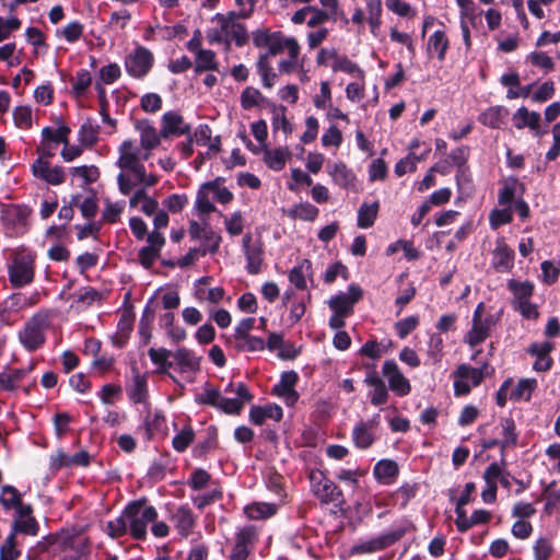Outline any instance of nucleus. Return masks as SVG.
Returning <instances> with one entry per match:
<instances>
[{"instance_id": "nucleus-26", "label": "nucleus", "mask_w": 560, "mask_h": 560, "mask_svg": "<svg viewBox=\"0 0 560 560\" xmlns=\"http://www.w3.org/2000/svg\"><path fill=\"white\" fill-rule=\"evenodd\" d=\"M282 408L276 404H270L265 407L253 406L249 410V419L256 425H261L266 419L279 421L282 419Z\"/></svg>"}, {"instance_id": "nucleus-3", "label": "nucleus", "mask_w": 560, "mask_h": 560, "mask_svg": "<svg viewBox=\"0 0 560 560\" xmlns=\"http://www.w3.org/2000/svg\"><path fill=\"white\" fill-rule=\"evenodd\" d=\"M252 40L257 48H267L269 54L276 56L288 51V58L281 59L278 63L280 73L291 74L303 68V60L300 59L301 46L296 38L285 36L282 32H271L268 28H258L252 33Z\"/></svg>"}, {"instance_id": "nucleus-17", "label": "nucleus", "mask_w": 560, "mask_h": 560, "mask_svg": "<svg viewBox=\"0 0 560 560\" xmlns=\"http://www.w3.org/2000/svg\"><path fill=\"white\" fill-rule=\"evenodd\" d=\"M243 248L246 257V269L250 275H257L261 270L264 261V246L259 240H253L249 233L243 237Z\"/></svg>"}, {"instance_id": "nucleus-29", "label": "nucleus", "mask_w": 560, "mask_h": 560, "mask_svg": "<svg viewBox=\"0 0 560 560\" xmlns=\"http://www.w3.org/2000/svg\"><path fill=\"white\" fill-rule=\"evenodd\" d=\"M172 358L183 373L199 370V359L189 349L179 348L175 352H172Z\"/></svg>"}, {"instance_id": "nucleus-51", "label": "nucleus", "mask_w": 560, "mask_h": 560, "mask_svg": "<svg viewBox=\"0 0 560 560\" xmlns=\"http://www.w3.org/2000/svg\"><path fill=\"white\" fill-rule=\"evenodd\" d=\"M211 198H212L211 192L208 189H206V183L202 184L197 192V196H196V201H195L196 209L200 213L208 214V213L214 212L217 210V208L213 205V202L211 201Z\"/></svg>"}, {"instance_id": "nucleus-9", "label": "nucleus", "mask_w": 560, "mask_h": 560, "mask_svg": "<svg viewBox=\"0 0 560 560\" xmlns=\"http://www.w3.org/2000/svg\"><path fill=\"white\" fill-rule=\"evenodd\" d=\"M31 210L25 206L9 205L1 209L0 225L9 237H18L26 233L27 219Z\"/></svg>"}, {"instance_id": "nucleus-45", "label": "nucleus", "mask_w": 560, "mask_h": 560, "mask_svg": "<svg viewBox=\"0 0 560 560\" xmlns=\"http://www.w3.org/2000/svg\"><path fill=\"white\" fill-rule=\"evenodd\" d=\"M221 178H215L212 182L206 183V189L211 192L213 199L220 203L226 205L233 200V194L224 186L221 185Z\"/></svg>"}, {"instance_id": "nucleus-59", "label": "nucleus", "mask_w": 560, "mask_h": 560, "mask_svg": "<svg viewBox=\"0 0 560 560\" xmlns=\"http://www.w3.org/2000/svg\"><path fill=\"white\" fill-rule=\"evenodd\" d=\"M264 101V96L258 89L247 86L241 94V105L244 109L258 106Z\"/></svg>"}, {"instance_id": "nucleus-14", "label": "nucleus", "mask_w": 560, "mask_h": 560, "mask_svg": "<svg viewBox=\"0 0 560 560\" xmlns=\"http://www.w3.org/2000/svg\"><path fill=\"white\" fill-rule=\"evenodd\" d=\"M362 298V290L355 284L349 285L347 293H339L331 296L328 306L334 313L349 317L353 314L354 304Z\"/></svg>"}, {"instance_id": "nucleus-64", "label": "nucleus", "mask_w": 560, "mask_h": 560, "mask_svg": "<svg viewBox=\"0 0 560 560\" xmlns=\"http://www.w3.org/2000/svg\"><path fill=\"white\" fill-rule=\"evenodd\" d=\"M20 552L15 548V535L10 533L4 544L0 547V560H15Z\"/></svg>"}, {"instance_id": "nucleus-6", "label": "nucleus", "mask_w": 560, "mask_h": 560, "mask_svg": "<svg viewBox=\"0 0 560 560\" xmlns=\"http://www.w3.org/2000/svg\"><path fill=\"white\" fill-rule=\"evenodd\" d=\"M215 26L207 31V39L210 44L226 43L230 45L234 42L236 46L241 47L247 43L248 35L245 26L236 21L235 13H230L228 16L217 14L213 19Z\"/></svg>"}, {"instance_id": "nucleus-41", "label": "nucleus", "mask_w": 560, "mask_h": 560, "mask_svg": "<svg viewBox=\"0 0 560 560\" xmlns=\"http://www.w3.org/2000/svg\"><path fill=\"white\" fill-rule=\"evenodd\" d=\"M506 116V110L501 106L490 107L479 116V121L490 128H500Z\"/></svg>"}, {"instance_id": "nucleus-13", "label": "nucleus", "mask_w": 560, "mask_h": 560, "mask_svg": "<svg viewBox=\"0 0 560 560\" xmlns=\"http://www.w3.org/2000/svg\"><path fill=\"white\" fill-rule=\"evenodd\" d=\"M153 66L152 52L144 48L138 47L135 51L127 56L125 60L126 71L133 78L145 77Z\"/></svg>"}, {"instance_id": "nucleus-28", "label": "nucleus", "mask_w": 560, "mask_h": 560, "mask_svg": "<svg viewBox=\"0 0 560 560\" xmlns=\"http://www.w3.org/2000/svg\"><path fill=\"white\" fill-rule=\"evenodd\" d=\"M524 189V185L516 177H508L499 191V203L510 206L517 195L523 194Z\"/></svg>"}, {"instance_id": "nucleus-57", "label": "nucleus", "mask_w": 560, "mask_h": 560, "mask_svg": "<svg viewBox=\"0 0 560 560\" xmlns=\"http://www.w3.org/2000/svg\"><path fill=\"white\" fill-rule=\"evenodd\" d=\"M194 439L195 432L191 427L187 425L173 438L172 445L177 452H184Z\"/></svg>"}, {"instance_id": "nucleus-24", "label": "nucleus", "mask_w": 560, "mask_h": 560, "mask_svg": "<svg viewBox=\"0 0 560 560\" xmlns=\"http://www.w3.org/2000/svg\"><path fill=\"white\" fill-rule=\"evenodd\" d=\"M136 129L140 135L141 148L144 150V153L150 154V151L159 147L161 142V131L158 132L154 126L147 119L137 121Z\"/></svg>"}, {"instance_id": "nucleus-25", "label": "nucleus", "mask_w": 560, "mask_h": 560, "mask_svg": "<svg viewBox=\"0 0 560 560\" xmlns=\"http://www.w3.org/2000/svg\"><path fill=\"white\" fill-rule=\"evenodd\" d=\"M491 265L498 272H508L514 265V250L499 242L492 253Z\"/></svg>"}, {"instance_id": "nucleus-18", "label": "nucleus", "mask_w": 560, "mask_h": 560, "mask_svg": "<svg viewBox=\"0 0 560 560\" xmlns=\"http://www.w3.org/2000/svg\"><path fill=\"white\" fill-rule=\"evenodd\" d=\"M256 540V530L252 526L240 529L235 537V544L229 555V560H246L250 548Z\"/></svg>"}, {"instance_id": "nucleus-2", "label": "nucleus", "mask_w": 560, "mask_h": 560, "mask_svg": "<svg viewBox=\"0 0 560 560\" xmlns=\"http://www.w3.org/2000/svg\"><path fill=\"white\" fill-rule=\"evenodd\" d=\"M158 517L154 506L148 505L145 499L130 502L122 513L107 523V533L117 538L129 533L135 539L147 537V527Z\"/></svg>"}, {"instance_id": "nucleus-22", "label": "nucleus", "mask_w": 560, "mask_h": 560, "mask_svg": "<svg viewBox=\"0 0 560 560\" xmlns=\"http://www.w3.org/2000/svg\"><path fill=\"white\" fill-rule=\"evenodd\" d=\"M34 176L45 180L50 185H60L65 180V172L61 166H51L50 163L38 158L32 165Z\"/></svg>"}, {"instance_id": "nucleus-23", "label": "nucleus", "mask_w": 560, "mask_h": 560, "mask_svg": "<svg viewBox=\"0 0 560 560\" xmlns=\"http://www.w3.org/2000/svg\"><path fill=\"white\" fill-rule=\"evenodd\" d=\"M262 153V160L265 164L275 172L282 171L285 167L287 162L292 156V152L287 147L270 149L266 144H264Z\"/></svg>"}, {"instance_id": "nucleus-20", "label": "nucleus", "mask_w": 560, "mask_h": 560, "mask_svg": "<svg viewBox=\"0 0 560 560\" xmlns=\"http://www.w3.org/2000/svg\"><path fill=\"white\" fill-rule=\"evenodd\" d=\"M190 133V125L185 122L183 116L174 110L166 112L161 119V136H183Z\"/></svg>"}, {"instance_id": "nucleus-15", "label": "nucleus", "mask_w": 560, "mask_h": 560, "mask_svg": "<svg viewBox=\"0 0 560 560\" xmlns=\"http://www.w3.org/2000/svg\"><path fill=\"white\" fill-rule=\"evenodd\" d=\"M39 301V291H33L30 294L15 292L7 296L1 305L3 307V312L7 313L12 320V315L37 305Z\"/></svg>"}, {"instance_id": "nucleus-8", "label": "nucleus", "mask_w": 560, "mask_h": 560, "mask_svg": "<svg viewBox=\"0 0 560 560\" xmlns=\"http://www.w3.org/2000/svg\"><path fill=\"white\" fill-rule=\"evenodd\" d=\"M311 492L322 504H334L342 508L346 503L341 489L319 469H312L308 474Z\"/></svg>"}, {"instance_id": "nucleus-35", "label": "nucleus", "mask_w": 560, "mask_h": 560, "mask_svg": "<svg viewBox=\"0 0 560 560\" xmlns=\"http://www.w3.org/2000/svg\"><path fill=\"white\" fill-rule=\"evenodd\" d=\"M234 347L237 351L255 352L262 351L266 342L262 338L249 335L233 336Z\"/></svg>"}, {"instance_id": "nucleus-10", "label": "nucleus", "mask_w": 560, "mask_h": 560, "mask_svg": "<svg viewBox=\"0 0 560 560\" xmlns=\"http://www.w3.org/2000/svg\"><path fill=\"white\" fill-rule=\"evenodd\" d=\"M406 533L407 527L405 525H395L389 530H386L381 535L355 546L354 551L358 553H372L381 551L399 541L406 535Z\"/></svg>"}, {"instance_id": "nucleus-61", "label": "nucleus", "mask_w": 560, "mask_h": 560, "mask_svg": "<svg viewBox=\"0 0 560 560\" xmlns=\"http://www.w3.org/2000/svg\"><path fill=\"white\" fill-rule=\"evenodd\" d=\"M299 380L296 372L288 371L281 374L280 382L275 385L272 393L278 394L282 392L293 390Z\"/></svg>"}, {"instance_id": "nucleus-54", "label": "nucleus", "mask_w": 560, "mask_h": 560, "mask_svg": "<svg viewBox=\"0 0 560 560\" xmlns=\"http://www.w3.org/2000/svg\"><path fill=\"white\" fill-rule=\"evenodd\" d=\"M98 135V126L91 119H86L80 130L79 140L85 145H92L96 142Z\"/></svg>"}, {"instance_id": "nucleus-33", "label": "nucleus", "mask_w": 560, "mask_h": 560, "mask_svg": "<svg viewBox=\"0 0 560 560\" xmlns=\"http://www.w3.org/2000/svg\"><path fill=\"white\" fill-rule=\"evenodd\" d=\"M328 173L335 184L341 188L350 187L354 182V174L346 166L345 163L339 162L328 165Z\"/></svg>"}, {"instance_id": "nucleus-63", "label": "nucleus", "mask_w": 560, "mask_h": 560, "mask_svg": "<svg viewBox=\"0 0 560 560\" xmlns=\"http://www.w3.org/2000/svg\"><path fill=\"white\" fill-rule=\"evenodd\" d=\"M421 158H418L413 152H410L406 158L399 160L395 165V174L397 176H402L407 172L416 171L417 162L420 161Z\"/></svg>"}, {"instance_id": "nucleus-53", "label": "nucleus", "mask_w": 560, "mask_h": 560, "mask_svg": "<svg viewBox=\"0 0 560 560\" xmlns=\"http://www.w3.org/2000/svg\"><path fill=\"white\" fill-rule=\"evenodd\" d=\"M125 209V201H116L112 202L110 200H105V207L102 211V218L107 223H116Z\"/></svg>"}, {"instance_id": "nucleus-7", "label": "nucleus", "mask_w": 560, "mask_h": 560, "mask_svg": "<svg viewBox=\"0 0 560 560\" xmlns=\"http://www.w3.org/2000/svg\"><path fill=\"white\" fill-rule=\"evenodd\" d=\"M493 373L494 369L488 363H483L480 368H472L466 363L459 364L453 373L455 396L468 395L472 387L479 386L485 377Z\"/></svg>"}, {"instance_id": "nucleus-39", "label": "nucleus", "mask_w": 560, "mask_h": 560, "mask_svg": "<svg viewBox=\"0 0 560 560\" xmlns=\"http://www.w3.org/2000/svg\"><path fill=\"white\" fill-rule=\"evenodd\" d=\"M513 119L517 129L528 127L535 130L539 126L540 115L536 112H529L526 107H521L514 114Z\"/></svg>"}, {"instance_id": "nucleus-52", "label": "nucleus", "mask_w": 560, "mask_h": 560, "mask_svg": "<svg viewBox=\"0 0 560 560\" xmlns=\"http://www.w3.org/2000/svg\"><path fill=\"white\" fill-rule=\"evenodd\" d=\"M201 241V256H206L208 253L215 254L219 250L222 237L215 233L210 226L203 233Z\"/></svg>"}, {"instance_id": "nucleus-56", "label": "nucleus", "mask_w": 560, "mask_h": 560, "mask_svg": "<svg viewBox=\"0 0 560 560\" xmlns=\"http://www.w3.org/2000/svg\"><path fill=\"white\" fill-rule=\"evenodd\" d=\"M195 296L198 301L219 303L224 298V289L222 287H215L210 289H207L205 287H198L195 290Z\"/></svg>"}, {"instance_id": "nucleus-60", "label": "nucleus", "mask_w": 560, "mask_h": 560, "mask_svg": "<svg viewBox=\"0 0 560 560\" xmlns=\"http://www.w3.org/2000/svg\"><path fill=\"white\" fill-rule=\"evenodd\" d=\"M224 225L231 236L242 234L244 221L241 211H235L230 217L224 215Z\"/></svg>"}, {"instance_id": "nucleus-42", "label": "nucleus", "mask_w": 560, "mask_h": 560, "mask_svg": "<svg viewBox=\"0 0 560 560\" xmlns=\"http://www.w3.org/2000/svg\"><path fill=\"white\" fill-rule=\"evenodd\" d=\"M448 47V39L443 31H435L428 40V51L436 52L439 60L445 58V54Z\"/></svg>"}, {"instance_id": "nucleus-37", "label": "nucleus", "mask_w": 560, "mask_h": 560, "mask_svg": "<svg viewBox=\"0 0 560 560\" xmlns=\"http://www.w3.org/2000/svg\"><path fill=\"white\" fill-rule=\"evenodd\" d=\"M148 355L151 361L158 365V373L168 374V369L173 366V361H170V357H172V351L165 348H150L148 350Z\"/></svg>"}, {"instance_id": "nucleus-1", "label": "nucleus", "mask_w": 560, "mask_h": 560, "mask_svg": "<svg viewBox=\"0 0 560 560\" xmlns=\"http://www.w3.org/2000/svg\"><path fill=\"white\" fill-rule=\"evenodd\" d=\"M119 158L117 165L120 173L117 175L119 191L128 196L137 186L153 187L158 184L159 177L155 174L147 173L141 163L149 159V153H141L132 140H125L118 149Z\"/></svg>"}, {"instance_id": "nucleus-40", "label": "nucleus", "mask_w": 560, "mask_h": 560, "mask_svg": "<svg viewBox=\"0 0 560 560\" xmlns=\"http://www.w3.org/2000/svg\"><path fill=\"white\" fill-rule=\"evenodd\" d=\"M148 396L147 377L136 372L132 384L129 388V398L135 404L144 402Z\"/></svg>"}, {"instance_id": "nucleus-55", "label": "nucleus", "mask_w": 560, "mask_h": 560, "mask_svg": "<svg viewBox=\"0 0 560 560\" xmlns=\"http://www.w3.org/2000/svg\"><path fill=\"white\" fill-rule=\"evenodd\" d=\"M70 133V129L60 125L58 128L54 129L51 127H45L42 130L44 141H52L56 143L68 144V135Z\"/></svg>"}, {"instance_id": "nucleus-32", "label": "nucleus", "mask_w": 560, "mask_h": 560, "mask_svg": "<svg viewBox=\"0 0 560 560\" xmlns=\"http://www.w3.org/2000/svg\"><path fill=\"white\" fill-rule=\"evenodd\" d=\"M33 370V365L23 369H13L0 373V387L4 390H14L18 384Z\"/></svg>"}, {"instance_id": "nucleus-47", "label": "nucleus", "mask_w": 560, "mask_h": 560, "mask_svg": "<svg viewBox=\"0 0 560 560\" xmlns=\"http://www.w3.org/2000/svg\"><path fill=\"white\" fill-rule=\"evenodd\" d=\"M536 387H537L536 380L523 378L517 383L515 389L512 390L511 398L514 400L528 401Z\"/></svg>"}, {"instance_id": "nucleus-11", "label": "nucleus", "mask_w": 560, "mask_h": 560, "mask_svg": "<svg viewBox=\"0 0 560 560\" xmlns=\"http://www.w3.org/2000/svg\"><path fill=\"white\" fill-rule=\"evenodd\" d=\"M483 313L485 304L480 302L474 312L471 329L466 336V342L471 347L485 341L488 338L491 328L495 324L493 315L483 316Z\"/></svg>"}, {"instance_id": "nucleus-27", "label": "nucleus", "mask_w": 560, "mask_h": 560, "mask_svg": "<svg viewBox=\"0 0 560 560\" xmlns=\"http://www.w3.org/2000/svg\"><path fill=\"white\" fill-rule=\"evenodd\" d=\"M38 532V523L33 516V511L23 513H14L11 533H18L35 536Z\"/></svg>"}, {"instance_id": "nucleus-50", "label": "nucleus", "mask_w": 560, "mask_h": 560, "mask_svg": "<svg viewBox=\"0 0 560 560\" xmlns=\"http://www.w3.org/2000/svg\"><path fill=\"white\" fill-rule=\"evenodd\" d=\"M72 203L78 207L86 219L93 218L97 212V203L94 196L82 198L80 195L72 196Z\"/></svg>"}, {"instance_id": "nucleus-16", "label": "nucleus", "mask_w": 560, "mask_h": 560, "mask_svg": "<svg viewBox=\"0 0 560 560\" xmlns=\"http://www.w3.org/2000/svg\"><path fill=\"white\" fill-rule=\"evenodd\" d=\"M383 375L388 381L389 388L399 397L407 396L411 392V385L400 372L394 360H387L383 364Z\"/></svg>"}, {"instance_id": "nucleus-62", "label": "nucleus", "mask_w": 560, "mask_h": 560, "mask_svg": "<svg viewBox=\"0 0 560 560\" xmlns=\"http://www.w3.org/2000/svg\"><path fill=\"white\" fill-rule=\"evenodd\" d=\"M83 33V25L77 21L68 23L62 30L57 31V35L65 37L69 43L77 42Z\"/></svg>"}, {"instance_id": "nucleus-49", "label": "nucleus", "mask_w": 560, "mask_h": 560, "mask_svg": "<svg viewBox=\"0 0 560 560\" xmlns=\"http://www.w3.org/2000/svg\"><path fill=\"white\" fill-rule=\"evenodd\" d=\"M503 439L500 441L502 448L513 447L517 442V434L515 431V422L512 418H504L501 420Z\"/></svg>"}, {"instance_id": "nucleus-4", "label": "nucleus", "mask_w": 560, "mask_h": 560, "mask_svg": "<svg viewBox=\"0 0 560 560\" xmlns=\"http://www.w3.org/2000/svg\"><path fill=\"white\" fill-rule=\"evenodd\" d=\"M54 317L52 310L42 308L25 322L18 332V339L26 351L34 352L45 345L46 331L50 328Z\"/></svg>"}, {"instance_id": "nucleus-5", "label": "nucleus", "mask_w": 560, "mask_h": 560, "mask_svg": "<svg viewBox=\"0 0 560 560\" xmlns=\"http://www.w3.org/2000/svg\"><path fill=\"white\" fill-rule=\"evenodd\" d=\"M7 270L12 288L30 285L35 279V254L24 247L13 249L8 257Z\"/></svg>"}, {"instance_id": "nucleus-48", "label": "nucleus", "mask_w": 560, "mask_h": 560, "mask_svg": "<svg viewBox=\"0 0 560 560\" xmlns=\"http://www.w3.org/2000/svg\"><path fill=\"white\" fill-rule=\"evenodd\" d=\"M427 354L429 364L435 365L441 362L443 357V339L439 334L431 335Z\"/></svg>"}, {"instance_id": "nucleus-34", "label": "nucleus", "mask_w": 560, "mask_h": 560, "mask_svg": "<svg viewBox=\"0 0 560 560\" xmlns=\"http://www.w3.org/2000/svg\"><path fill=\"white\" fill-rule=\"evenodd\" d=\"M271 56L272 55L269 54L268 50L267 52L259 55L256 62L257 72L261 77L262 85L268 89L273 86L275 80L277 78V74L273 72L269 61Z\"/></svg>"}, {"instance_id": "nucleus-44", "label": "nucleus", "mask_w": 560, "mask_h": 560, "mask_svg": "<svg viewBox=\"0 0 560 560\" xmlns=\"http://www.w3.org/2000/svg\"><path fill=\"white\" fill-rule=\"evenodd\" d=\"M398 465L390 459H382L374 467V476L377 480L388 482V479L398 475Z\"/></svg>"}, {"instance_id": "nucleus-43", "label": "nucleus", "mask_w": 560, "mask_h": 560, "mask_svg": "<svg viewBox=\"0 0 560 560\" xmlns=\"http://www.w3.org/2000/svg\"><path fill=\"white\" fill-rule=\"evenodd\" d=\"M378 212V202L375 201L371 205L362 203L358 211V226L368 229L374 224Z\"/></svg>"}, {"instance_id": "nucleus-30", "label": "nucleus", "mask_w": 560, "mask_h": 560, "mask_svg": "<svg viewBox=\"0 0 560 560\" xmlns=\"http://www.w3.org/2000/svg\"><path fill=\"white\" fill-rule=\"evenodd\" d=\"M206 71H219V61L217 60L215 52L210 49H205L195 55L194 72L200 74Z\"/></svg>"}, {"instance_id": "nucleus-12", "label": "nucleus", "mask_w": 560, "mask_h": 560, "mask_svg": "<svg viewBox=\"0 0 560 560\" xmlns=\"http://www.w3.org/2000/svg\"><path fill=\"white\" fill-rule=\"evenodd\" d=\"M378 423L380 416L376 415L370 420H360L353 425L351 438L357 448L368 450L373 445Z\"/></svg>"}, {"instance_id": "nucleus-36", "label": "nucleus", "mask_w": 560, "mask_h": 560, "mask_svg": "<svg viewBox=\"0 0 560 560\" xmlns=\"http://www.w3.org/2000/svg\"><path fill=\"white\" fill-rule=\"evenodd\" d=\"M244 513L252 520H265L277 513V505L265 502H254L244 509Z\"/></svg>"}, {"instance_id": "nucleus-38", "label": "nucleus", "mask_w": 560, "mask_h": 560, "mask_svg": "<svg viewBox=\"0 0 560 560\" xmlns=\"http://www.w3.org/2000/svg\"><path fill=\"white\" fill-rule=\"evenodd\" d=\"M312 262L308 259H303L298 266L293 267L289 272V280L298 289L304 290L306 288V276L311 275Z\"/></svg>"}, {"instance_id": "nucleus-19", "label": "nucleus", "mask_w": 560, "mask_h": 560, "mask_svg": "<svg viewBox=\"0 0 560 560\" xmlns=\"http://www.w3.org/2000/svg\"><path fill=\"white\" fill-rule=\"evenodd\" d=\"M170 521L177 530L178 535L187 538L192 534L196 526V516L188 505H179L170 516Z\"/></svg>"}, {"instance_id": "nucleus-21", "label": "nucleus", "mask_w": 560, "mask_h": 560, "mask_svg": "<svg viewBox=\"0 0 560 560\" xmlns=\"http://www.w3.org/2000/svg\"><path fill=\"white\" fill-rule=\"evenodd\" d=\"M0 504L4 511L14 510L16 513L24 514L33 511L31 504H25L22 500V493L13 486L5 485L0 489Z\"/></svg>"}, {"instance_id": "nucleus-46", "label": "nucleus", "mask_w": 560, "mask_h": 560, "mask_svg": "<svg viewBox=\"0 0 560 560\" xmlns=\"http://www.w3.org/2000/svg\"><path fill=\"white\" fill-rule=\"evenodd\" d=\"M332 71H342L346 73H351L358 77L359 79H364V71L359 68L357 63L351 61L347 56H339L336 58L335 62L331 63Z\"/></svg>"}, {"instance_id": "nucleus-58", "label": "nucleus", "mask_w": 560, "mask_h": 560, "mask_svg": "<svg viewBox=\"0 0 560 560\" xmlns=\"http://www.w3.org/2000/svg\"><path fill=\"white\" fill-rule=\"evenodd\" d=\"M369 11V24L371 26V32L373 35H376V31L381 26V14H382V2L381 0H370L366 3Z\"/></svg>"}, {"instance_id": "nucleus-31", "label": "nucleus", "mask_w": 560, "mask_h": 560, "mask_svg": "<svg viewBox=\"0 0 560 560\" xmlns=\"http://www.w3.org/2000/svg\"><path fill=\"white\" fill-rule=\"evenodd\" d=\"M508 288L513 293L514 307L521 305L522 303L528 302L534 292V285L528 281L520 282L514 279H511L508 282Z\"/></svg>"}]
</instances>
